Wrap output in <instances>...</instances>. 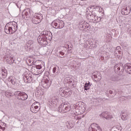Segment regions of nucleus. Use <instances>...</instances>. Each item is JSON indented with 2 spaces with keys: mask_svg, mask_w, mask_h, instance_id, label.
I'll use <instances>...</instances> for the list:
<instances>
[{
  "mask_svg": "<svg viewBox=\"0 0 131 131\" xmlns=\"http://www.w3.org/2000/svg\"><path fill=\"white\" fill-rule=\"evenodd\" d=\"M18 30V24L14 21L8 23L5 27V32L7 34H13Z\"/></svg>",
  "mask_w": 131,
  "mask_h": 131,
  "instance_id": "1",
  "label": "nucleus"
},
{
  "mask_svg": "<svg viewBox=\"0 0 131 131\" xmlns=\"http://www.w3.org/2000/svg\"><path fill=\"white\" fill-rule=\"evenodd\" d=\"M71 110V104L69 102H64L59 105L58 112L60 113H66Z\"/></svg>",
  "mask_w": 131,
  "mask_h": 131,
  "instance_id": "2",
  "label": "nucleus"
},
{
  "mask_svg": "<svg viewBox=\"0 0 131 131\" xmlns=\"http://www.w3.org/2000/svg\"><path fill=\"white\" fill-rule=\"evenodd\" d=\"M31 20L34 24H38L42 20V14L40 13H35L33 16L31 17Z\"/></svg>",
  "mask_w": 131,
  "mask_h": 131,
  "instance_id": "3",
  "label": "nucleus"
},
{
  "mask_svg": "<svg viewBox=\"0 0 131 131\" xmlns=\"http://www.w3.org/2000/svg\"><path fill=\"white\" fill-rule=\"evenodd\" d=\"M52 26L57 29H62L64 27V21L56 19L52 23Z\"/></svg>",
  "mask_w": 131,
  "mask_h": 131,
  "instance_id": "4",
  "label": "nucleus"
},
{
  "mask_svg": "<svg viewBox=\"0 0 131 131\" xmlns=\"http://www.w3.org/2000/svg\"><path fill=\"white\" fill-rule=\"evenodd\" d=\"M23 76L24 80L26 83H29L32 81V76L28 69L24 72Z\"/></svg>",
  "mask_w": 131,
  "mask_h": 131,
  "instance_id": "5",
  "label": "nucleus"
},
{
  "mask_svg": "<svg viewBox=\"0 0 131 131\" xmlns=\"http://www.w3.org/2000/svg\"><path fill=\"white\" fill-rule=\"evenodd\" d=\"M15 95L17 96L18 100L20 101H26L28 99V95L25 92L21 91H16Z\"/></svg>",
  "mask_w": 131,
  "mask_h": 131,
  "instance_id": "6",
  "label": "nucleus"
},
{
  "mask_svg": "<svg viewBox=\"0 0 131 131\" xmlns=\"http://www.w3.org/2000/svg\"><path fill=\"white\" fill-rule=\"evenodd\" d=\"M6 61L10 65L13 64V61H14L13 56H11V51L9 50V49L7 50L6 53Z\"/></svg>",
  "mask_w": 131,
  "mask_h": 131,
  "instance_id": "7",
  "label": "nucleus"
},
{
  "mask_svg": "<svg viewBox=\"0 0 131 131\" xmlns=\"http://www.w3.org/2000/svg\"><path fill=\"white\" fill-rule=\"evenodd\" d=\"M39 102H34L31 106V111L32 113H37L40 110Z\"/></svg>",
  "mask_w": 131,
  "mask_h": 131,
  "instance_id": "8",
  "label": "nucleus"
},
{
  "mask_svg": "<svg viewBox=\"0 0 131 131\" xmlns=\"http://www.w3.org/2000/svg\"><path fill=\"white\" fill-rule=\"evenodd\" d=\"M22 17L23 19H27L31 17V10L29 8L25 9L22 13Z\"/></svg>",
  "mask_w": 131,
  "mask_h": 131,
  "instance_id": "9",
  "label": "nucleus"
},
{
  "mask_svg": "<svg viewBox=\"0 0 131 131\" xmlns=\"http://www.w3.org/2000/svg\"><path fill=\"white\" fill-rule=\"evenodd\" d=\"M89 131H102V129L98 124L93 123L89 127Z\"/></svg>",
  "mask_w": 131,
  "mask_h": 131,
  "instance_id": "10",
  "label": "nucleus"
},
{
  "mask_svg": "<svg viewBox=\"0 0 131 131\" xmlns=\"http://www.w3.org/2000/svg\"><path fill=\"white\" fill-rule=\"evenodd\" d=\"M42 85L44 89H49V87L51 86V81L48 78L43 79L42 81Z\"/></svg>",
  "mask_w": 131,
  "mask_h": 131,
  "instance_id": "11",
  "label": "nucleus"
},
{
  "mask_svg": "<svg viewBox=\"0 0 131 131\" xmlns=\"http://www.w3.org/2000/svg\"><path fill=\"white\" fill-rule=\"evenodd\" d=\"M41 34L43 35L46 39H52L53 35L51 32L48 31H44L41 32Z\"/></svg>",
  "mask_w": 131,
  "mask_h": 131,
  "instance_id": "12",
  "label": "nucleus"
},
{
  "mask_svg": "<svg viewBox=\"0 0 131 131\" xmlns=\"http://www.w3.org/2000/svg\"><path fill=\"white\" fill-rule=\"evenodd\" d=\"M73 79L72 78H70V77H67L64 79L63 82L64 84H67L68 83L69 85H73Z\"/></svg>",
  "mask_w": 131,
  "mask_h": 131,
  "instance_id": "13",
  "label": "nucleus"
},
{
  "mask_svg": "<svg viewBox=\"0 0 131 131\" xmlns=\"http://www.w3.org/2000/svg\"><path fill=\"white\" fill-rule=\"evenodd\" d=\"M121 48L120 46L116 47L115 50L114 55L115 57H120L121 56Z\"/></svg>",
  "mask_w": 131,
  "mask_h": 131,
  "instance_id": "14",
  "label": "nucleus"
},
{
  "mask_svg": "<svg viewBox=\"0 0 131 131\" xmlns=\"http://www.w3.org/2000/svg\"><path fill=\"white\" fill-rule=\"evenodd\" d=\"M124 69L128 74H131V63H127L124 65Z\"/></svg>",
  "mask_w": 131,
  "mask_h": 131,
  "instance_id": "15",
  "label": "nucleus"
},
{
  "mask_svg": "<svg viewBox=\"0 0 131 131\" xmlns=\"http://www.w3.org/2000/svg\"><path fill=\"white\" fill-rule=\"evenodd\" d=\"M8 81H9V82H11L12 84H17V79L15 78L13 76H10L8 78Z\"/></svg>",
  "mask_w": 131,
  "mask_h": 131,
  "instance_id": "16",
  "label": "nucleus"
},
{
  "mask_svg": "<svg viewBox=\"0 0 131 131\" xmlns=\"http://www.w3.org/2000/svg\"><path fill=\"white\" fill-rule=\"evenodd\" d=\"M50 102L51 104L54 106V107H56L57 106V102H58V99L56 96H52L50 98Z\"/></svg>",
  "mask_w": 131,
  "mask_h": 131,
  "instance_id": "17",
  "label": "nucleus"
},
{
  "mask_svg": "<svg viewBox=\"0 0 131 131\" xmlns=\"http://www.w3.org/2000/svg\"><path fill=\"white\" fill-rule=\"evenodd\" d=\"M101 117L105 118V119H111L112 118V115L108 114V112H105L101 114Z\"/></svg>",
  "mask_w": 131,
  "mask_h": 131,
  "instance_id": "18",
  "label": "nucleus"
},
{
  "mask_svg": "<svg viewBox=\"0 0 131 131\" xmlns=\"http://www.w3.org/2000/svg\"><path fill=\"white\" fill-rule=\"evenodd\" d=\"M130 11H131L130 7L129 6L127 7L125 9L122 10V15H125V16H126V15H128V14L130 13Z\"/></svg>",
  "mask_w": 131,
  "mask_h": 131,
  "instance_id": "19",
  "label": "nucleus"
},
{
  "mask_svg": "<svg viewBox=\"0 0 131 131\" xmlns=\"http://www.w3.org/2000/svg\"><path fill=\"white\" fill-rule=\"evenodd\" d=\"M5 96L7 98H10V97H13V96H16V92L13 93V92L7 90L5 92Z\"/></svg>",
  "mask_w": 131,
  "mask_h": 131,
  "instance_id": "20",
  "label": "nucleus"
},
{
  "mask_svg": "<svg viewBox=\"0 0 131 131\" xmlns=\"http://www.w3.org/2000/svg\"><path fill=\"white\" fill-rule=\"evenodd\" d=\"M45 36L43 35L42 36H39L38 38V42L40 43V45H42L44 43L43 42H45L46 41V38H45Z\"/></svg>",
  "mask_w": 131,
  "mask_h": 131,
  "instance_id": "21",
  "label": "nucleus"
},
{
  "mask_svg": "<svg viewBox=\"0 0 131 131\" xmlns=\"http://www.w3.org/2000/svg\"><path fill=\"white\" fill-rule=\"evenodd\" d=\"M59 93L61 97H67V91L64 88H61L59 90Z\"/></svg>",
  "mask_w": 131,
  "mask_h": 131,
  "instance_id": "22",
  "label": "nucleus"
},
{
  "mask_svg": "<svg viewBox=\"0 0 131 131\" xmlns=\"http://www.w3.org/2000/svg\"><path fill=\"white\" fill-rule=\"evenodd\" d=\"M1 74L3 78H6L8 76V71L5 69L2 70Z\"/></svg>",
  "mask_w": 131,
  "mask_h": 131,
  "instance_id": "23",
  "label": "nucleus"
},
{
  "mask_svg": "<svg viewBox=\"0 0 131 131\" xmlns=\"http://www.w3.org/2000/svg\"><path fill=\"white\" fill-rule=\"evenodd\" d=\"M91 86H92V84H91V82L89 81L86 82L84 85V91H88V90H90V89H91Z\"/></svg>",
  "mask_w": 131,
  "mask_h": 131,
  "instance_id": "24",
  "label": "nucleus"
},
{
  "mask_svg": "<svg viewBox=\"0 0 131 131\" xmlns=\"http://www.w3.org/2000/svg\"><path fill=\"white\" fill-rule=\"evenodd\" d=\"M79 110L80 111H79V112H80L81 114L84 113L85 112V110H86V105L84 104L83 106L80 107Z\"/></svg>",
  "mask_w": 131,
  "mask_h": 131,
  "instance_id": "25",
  "label": "nucleus"
},
{
  "mask_svg": "<svg viewBox=\"0 0 131 131\" xmlns=\"http://www.w3.org/2000/svg\"><path fill=\"white\" fill-rule=\"evenodd\" d=\"M94 9L98 11V12L101 13V14H104V10L101 6H96Z\"/></svg>",
  "mask_w": 131,
  "mask_h": 131,
  "instance_id": "26",
  "label": "nucleus"
},
{
  "mask_svg": "<svg viewBox=\"0 0 131 131\" xmlns=\"http://www.w3.org/2000/svg\"><path fill=\"white\" fill-rule=\"evenodd\" d=\"M114 70L116 73H118V72H120V67H119V65L118 64L115 65Z\"/></svg>",
  "mask_w": 131,
  "mask_h": 131,
  "instance_id": "27",
  "label": "nucleus"
},
{
  "mask_svg": "<svg viewBox=\"0 0 131 131\" xmlns=\"http://www.w3.org/2000/svg\"><path fill=\"white\" fill-rule=\"evenodd\" d=\"M93 76L95 78H98V80H101V79H102V75L100 74L99 73H97L96 74H94Z\"/></svg>",
  "mask_w": 131,
  "mask_h": 131,
  "instance_id": "28",
  "label": "nucleus"
},
{
  "mask_svg": "<svg viewBox=\"0 0 131 131\" xmlns=\"http://www.w3.org/2000/svg\"><path fill=\"white\" fill-rule=\"evenodd\" d=\"M128 118V116L127 115V114L122 115L121 117V119L123 120V121H125V120H127Z\"/></svg>",
  "mask_w": 131,
  "mask_h": 131,
  "instance_id": "29",
  "label": "nucleus"
},
{
  "mask_svg": "<svg viewBox=\"0 0 131 131\" xmlns=\"http://www.w3.org/2000/svg\"><path fill=\"white\" fill-rule=\"evenodd\" d=\"M31 72L33 74L37 75V70L35 68V67H32L31 69Z\"/></svg>",
  "mask_w": 131,
  "mask_h": 131,
  "instance_id": "30",
  "label": "nucleus"
},
{
  "mask_svg": "<svg viewBox=\"0 0 131 131\" xmlns=\"http://www.w3.org/2000/svg\"><path fill=\"white\" fill-rule=\"evenodd\" d=\"M58 68H59L58 67L54 68L52 70L53 73L59 74V71L57 70V69L58 70Z\"/></svg>",
  "mask_w": 131,
  "mask_h": 131,
  "instance_id": "31",
  "label": "nucleus"
},
{
  "mask_svg": "<svg viewBox=\"0 0 131 131\" xmlns=\"http://www.w3.org/2000/svg\"><path fill=\"white\" fill-rule=\"evenodd\" d=\"M33 45V42L31 41H29L27 43V46L29 49H31V46Z\"/></svg>",
  "mask_w": 131,
  "mask_h": 131,
  "instance_id": "32",
  "label": "nucleus"
},
{
  "mask_svg": "<svg viewBox=\"0 0 131 131\" xmlns=\"http://www.w3.org/2000/svg\"><path fill=\"white\" fill-rule=\"evenodd\" d=\"M94 19L95 20V21H96V22H100L101 18L100 17H98V16H96V15H94Z\"/></svg>",
  "mask_w": 131,
  "mask_h": 131,
  "instance_id": "33",
  "label": "nucleus"
},
{
  "mask_svg": "<svg viewBox=\"0 0 131 131\" xmlns=\"http://www.w3.org/2000/svg\"><path fill=\"white\" fill-rule=\"evenodd\" d=\"M42 67H43V63H42V64H39V65H37L36 66V69L39 70L41 68H42Z\"/></svg>",
  "mask_w": 131,
  "mask_h": 131,
  "instance_id": "34",
  "label": "nucleus"
},
{
  "mask_svg": "<svg viewBox=\"0 0 131 131\" xmlns=\"http://www.w3.org/2000/svg\"><path fill=\"white\" fill-rule=\"evenodd\" d=\"M66 91H67V97H68V96L71 94V92L68 89H66Z\"/></svg>",
  "mask_w": 131,
  "mask_h": 131,
  "instance_id": "35",
  "label": "nucleus"
},
{
  "mask_svg": "<svg viewBox=\"0 0 131 131\" xmlns=\"http://www.w3.org/2000/svg\"><path fill=\"white\" fill-rule=\"evenodd\" d=\"M64 52H59V57H60V58H63L64 56H64Z\"/></svg>",
  "mask_w": 131,
  "mask_h": 131,
  "instance_id": "36",
  "label": "nucleus"
},
{
  "mask_svg": "<svg viewBox=\"0 0 131 131\" xmlns=\"http://www.w3.org/2000/svg\"><path fill=\"white\" fill-rule=\"evenodd\" d=\"M116 129L117 131H121V127L119 126H117Z\"/></svg>",
  "mask_w": 131,
  "mask_h": 131,
  "instance_id": "37",
  "label": "nucleus"
},
{
  "mask_svg": "<svg viewBox=\"0 0 131 131\" xmlns=\"http://www.w3.org/2000/svg\"><path fill=\"white\" fill-rule=\"evenodd\" d=\"M109 93H110V94L111 95H112V94H113V91L110 90V91H109Z\"/></svg>",
  "mask_w": 131,
  "mask_h": 131,
  "instance_id": "38",
  "label": "nucleus"
},
{
  "mask_svg": "<svg viewBox=\"0 0 131 131\" xmlns=\"http://www.w3.org/2000/svg\"><path fill=\"white\" fill-rule=\"evenodd\" d=\"M76 112V114H79V113H78L77 112Z\"/></svg>",
  "mask_w": 131,
  "mask_h": 131,
  "instance_id": "39",
  "label": "nucleus"
},
{
  "mask_svg": "<svg viewBox=\"0 0 131 131\" xmlns=\"http://www.w3.org/2000/svg\"><path fill=\"white\" fill-rule=\"evenodd\" d=\"M50 1H51V0H48V2H50Z\"/></svg>",
  "mask_w": 131,
  "mask_h": 131,
  "instance_id": "40",
  "label": "nucleus"
},
{
  "mask_svg": "<svg viewBox=\"0 0 131 131\" xmlns=\"http://www.w3.org/2000/svg\"><path fill=\"white\" fill-rule=\"evenodd\" d=\"M2 1H3V0H0V2H1Z\"/></svg>",
  "mask_w": 131,
  "mask_h": 131,
  "instance_id": "41",
  "label": "nucleus"
}]
</instances>
